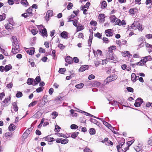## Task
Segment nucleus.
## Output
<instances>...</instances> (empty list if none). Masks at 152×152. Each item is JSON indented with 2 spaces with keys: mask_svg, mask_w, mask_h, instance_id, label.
<instances>
[{
  "mask_svg": "<svg viewBox=\"0 0 152 152\" xmlns=\"http://www.w3.org/2000/svg\"><path fill=\"white\" fill-rule=\"evenodd\" d=\"M90 133L91 134H94L95 133V130L94 129L91 128L89 130Z\"/></svg>",
  "mask_w": 152,
  "mask_h": 152,
  "instance_id": "nucleus-41",
  "label": "nucleus"
},
{
  "mask_svg": "<svg viewBox=\"0 0 152 152\" xmlns=\"http://www.w3.org/2000/svg\"><path fill=\"white\" fill-rule=\"evenodd\" d=\"M32 128L31 127L28 129L26 130L23 135V137L24 139H25L28 135L30 134L32 130Z\"/></svg>",
  "mask_w": 152,
  "mask_h": 152,
  "instance_id": "nucleus-9",
  "label": "nucleus"
},
{
  "mask_svg": "<svg viewBox=\"0 0 152 152\" xmlns=\"http://www.w3.org/2000/svg\"><path fill=\"white\" fill-rule=\"evenodd\" d=\"M108 60H109L107 58L105 60H103L102 61V64L103 65L104 64H106L108 62Z\"/></svg>",
  "mask_w": 152,
  "mask_h": 152,
  "instance_id": "nucleus-57",
  "label": "nucleus"
},
{
  "mask_svg": "<svg viewBox=\"0 0 152 152\" xmlns=\"http://www.w3.org/2000/svg\"><path fill=\"white\" fill-rule=\"evenodd\" d=\"M39 32L41 34L43 37L45 36L47 37L48 36L46 29L44 28L43 29H39Z\"/></svg>",
  "mask_w": 152,
  "mask_h": 152,
  "instance_id": "nucleus-10",
  "label": "nucleus"
},
{
  "mask_svg": "<svg viewBox=\"0 0 152 152\" xmlns=\"http://www.w3.org/2000/svg\"><path fill=\"white\" fill-rule=\"evenodd\" d=\"M143 102L142 99L141 98H138L137 99L134 104V105L136 107H139Z\"/></svg>",
  "mask_w": 152,
  "mask_h": 152,
  "instance_id": "nucleus-7",
  "label": "nucleus"
},
{
  "mask_svg": "<svg viewBox=\"0 0 152 152\" xmlns=\"http://www.w3.org/2000/svg\"><path fill=\"white\" fill-rule=\"evenodd\" d=\"M61 129V128L58 126L56 125L55 126V131L56 132H58L59 131V129Z\"/></svg>",
  "mask_w": 152,
  "mask_h": 152,
  "instance_id": "nucleus-52",
  "label": "nucleus"
},
{
  "mask_svg": "<svg viewBox=\"0 0 152 152\" xmlns=\"http://www.w3.org/2000/svg\"><path fill=\"white\" fill-rule=\"evenodd\" d=\"M88 65H85L81 67L79 69V71L83 72L88 69Z\"/></svg>",
  "mask_w": 152,
  "mask_h": 152,
  "instance_id": "nucleus-18",
  "label": "nucleus"
},
{
  "mask_svg": "<svg viewBox=\"0 0 152 152\" xmlns=\"http://www.w3.org/2000/svg\"><path fill=\"white\" fill-rule=\"evenodd\" d=\"M43 90V88L41 87H39L36 89V91L37 92L39 93L42 91Z\"/></svg>",
  "mask_w": 152,
  "mask_h": 152,
  "instance_id": "nucleus-59",
  "label": "nucleus"
},
{
  "mask_svg": "<svg viewBox=\"0 0 152 152\" xmlns=\"http://www.w3.org/2000/svg\"><path fill=\"white\" fill-rule=\"evenodd\" d=\"M12 69V66L10 64L6 65L4 67V71L7 72Z\"/></svg>",
  "mask_w": 152,
  "mask_h": 152,
  "instance_id": "nucleus-22",
  "label": "nucleus"
},
{
  "mask_svg": "<svg viewBox=\"0 0 152 152\" xmlns=\"http://www.w3.org/2000/svg\"><path fill=\"white\" fill-rule=\"evenodd\" d=\"M101 84V83L100 82L97 81H94L92 84V85L93 87H98L100 86Z\"/></svg>",
  "mask_w": 152,
  "mask_h": 152,
  "instance_id": "nucleus-17",
  "label": "nucleus"
},
{
  "mask_svg": "<svg viewBox=\"0 0 152 152\" xmlns=\"http://www.w3.org/2000/svg\"><path fill=\"white\" fill-rule=\"evenodd\" d=\"M51 115L52 116H53V117H52V118L53 119H55L56 118V117L58 115V114L56 112H54L52 113Z\"/></svg>",
  "mask_w": 152,
  "mask_h": 152,
  "instance_id": "nucleus-38",
  "label": "nucleus"
},
{
  "mask_svg": "<svg viewBox=\"0 0 152 152\" xmlns=\"http://www.w3.org/2000/svg\"><path fill=\"white\" fill-rule=\"evenodd\" d=\"M38 32V31L36 29H32L31 31V32L34 35H36L37 32Z\"/></svg>",
  "mask_w": 152,
  "mask_h": 152,
  "instance_id": "nucleus-54",
  "label": "nucleus"
},
{
  "mask_svg": "<svg viewBox=\"0 0 152 152\" xmlns=\"http://www.w3.org/2000/svg\"><path fill=\"white\" fill-rule=\"evenodd\" d=\"M37 103V101H35L31 103L29 105L28 107H32L36 105Z\"/></svg>",
  "mask_w": 152,
  "mask_h": 152,
  "instance_id": "nucleus-45",
  "label": "nucleus"
},
{
  "mask_svg": "<svg viewBox=\"0 0 152 152\" xmlns=\"http://www.w3.org/2000/svg\"><path fill=\"white\" fill-rule=\"evenodd\" d=\"M73 7V4L72 3L69 2V3L68 4V5L67 7V9L69 10L71 9L72 7Z\"/></svg>",
  "mask_w": 152,
  "mask_h": 152,
  "instance_id": "nucleus-44",
  "label": "nucleus"
},
{
  "mask_svg": "<svg viewBox=\"0 0 152 152\" xmlns=\"http://www.w3.org/2000/svg\"><path fill=\"white\" fill-rule=\"evenodd\" d=\"M122 56L124 57H126V56H129L130 55V54L129 53V51H124V52H123L122 53Z\"/></svg>",
  "mask_w": 152,
  "mask_h": 152,
  "instance_id": "nucleus-31",
  "label": "nucleus"
},
{
  "mask_svg": "<svg viewBox=\"0 0 152 152\" xmlns=\"http://www.w3.org/2000/svg\"><path fill=\"white\" fill-rule=\"evenodd\" d=\"M90 24L91 25L96 26L97 24V23L95 21H92L90 22Z\"/></svg>",
  "mask_w": 152,
  "mask_h": 152,
  "instance_id": "nucleus-60",
  "label": "nucleus"
},
{
  "mask_svg": "<svg viewBox=\"0 0 152 152\" xmlns=\"http://www.w3.org/2000/svg\"><path fill=\"white\" fill-rule=\"evenodd\" d=\"M84 37L83 34L82 33H79L78 34L77 37L79 38L83 39Z\"/></svg>",
  "mask_w": 152,
  "mask_h": 152,
  "instance_id": "nucleus-51",
  "label": "nucleus"
},
{
  "mask_svg": "<svg viewBox=\"0 0 152 152\" xmlns=\"http://www.w3.org/2000/svg\"><path fill=\"white\" fill-rule=\"evenodd\" d=\"M10 24H9V23H7L5 24L4 25L5 28L8 30L9 31L10 30H12L13 28V27L10 26Z\"/></svg>",
  "mask_w": 152,
  "mask_h": 152,
  "instance_id": "nucleus-27",
  "label": "nucleus"
},
{
  "mask_svg": "<svg viewBox=\"0 0 152 152\" xmlns=\"http://www.w3.org/2000/svg\"><path fill=\"white\" fill-rule=\"evenodd\" d=\"M45 140L48 142H52L54 140V138L50 137L49 136H47L45 137Z\"/></svg>",
  "mask_w": 152,
  "mask_h": 152,
  "instance_id": "nucleus-29",
  "label": "nucleus"
},
{
  "mask_svg": "<svg viewBox=\"0 0 152 152\" xmlns=\"http://www.w3.org/2000/svg\"><path fill=\"white\" fill-rule=\"evenodd\" d=\"M121 21L119 19H117L115 22L114 23L115 25H118L119 26H121Z\"/></svg>",
  "mask_w": 152,
  "mask_h": 152,
  "instance_id": "nucleus-35",
  "label": "nucleus"
},
{
  "mask_svg": "<svg viewBox=\"0 0 152 152\" xmlns=\"http://www.w3.org/2000/svg\"><path fill=\"white\" fill-rule=\"evenodd\" d=\"M53 14V11L51 10H48L47 13L45 17L46 20H48L50 17L52 16Z\"/></svg>",
  "mask_w": 152,
  "mask_h": 152,
  "instance_id": "nucleus-13",
  "label": "nucleus"
},
{
  "mask_svg": "<svg viewBox=\"0 0 152 152\" xmlns=\"http://www.w3.org/2000/svg\"><path fill=\"white\" fill-rule=\"evenodd\" d=\"M134 141V139L130 141H128L127 142V144L129 145V147Z\"/></svg>",
  "mask_w": 152,
  "mask_h": 152,
  "instance_id": "nucleus-49",
  "label": "nucleus"
},
{
  "mask_svg": "<svg viewBox=\"0 0 152 152\" xmlns=\"http://www.w3.org/2000/svg\"><path fill=\"white\" fill-rule=\"evenodd\" d=\"M61 37L64 38H68V33H67L65 31H64L62 32L61 34Z\"/></svg>",
  "mask_w": 152,
  "mask_h": 152,
  "instance_id": "nucleus-19",
  "label": "nucleus"
},
{
  "mask_svg": "<svg viewBox=\"0 0 152 152\" xmlns=\"http://www.w3.org/2000/svg\"><path fill=\"white\" fill-rule=\"evenodd\" d=\"M84 152H91V150L89 148H86L84 150Z\"/></svg>",
  "mask_w": 152,
  "mask_h": 152,
  "instance_id": "nucleus-64",
  "label": "nucleus"
},
{
  "mask_svg": "<svg viewBox=\"0 0 152 152\" xmlns=\"http://www.w3.org/2000/svg\"><path fill=\"white\" fill-rule=\"evenodd\" d=\"M79 134L78 132H74L71 135V137L73 138H75L77 137Z\"/></svg>",
  "mask_w": 152,
  "mask_h": 152,
  "instance_id": "nucleus-40",
  "label": "nucleus"
},
{
  "mask_svg": "<svg viewBox=\"0 0 152 152\" xmlns=\"http://www.w3.org/2000/svg\"><path fill=\"white\" fill-rule=\"evenodd\" d=\"M12 39L13 41V47L12 49L11 52L13 54H15L18 53L19 51V46L18 43V41L16 37L13 36Z\"/></svg>",
  "mask_w": 152,
  "mask_h": 152,
  "instance_id": "nucleus-1",
  "label": "nucleus"
},
{
  "mask_svg": "<svg viewBox=\"0 0 152 152\" xmlns=\"http://www.w3.org/2000/svg\"><path fill=\"white\" fill-rule=\"evenodd\" d=\"M69 142V140L68 139L66 138L63 139L62 138L61 139V144H65Z\"/></svg>",
  "mask_w": 152,
  "mask_h": 152,
  "instance_id": "nucleus-34",
  "label": "nucleus"
},
{
  "mask_svg": "<svg viewBox=\"0 0 152 152\" xmlns=\"http://www.w3.org/2000/svg\"><path fill=\"white\" fill-rule=\"evenodd\" d=\"M98 119L101 120L103 124L106 126L109 129L112 130L113 128L111 126V125L109 124L107 122L104 121L103 119L100 118H97Z\"/></svg>",
  "mask_w": 152,
  "mask_h": 152,
  "instance_id": "nucleus-12",
  "label": "nucleus"
},
{
  "mask_svg": "<svg viewBox=\"0 0 152 152\" xmlns=\"http://www.w3.org/2000/svg\"><path fill=\"white\" fill-rule=\"evenodd\" d=\"M77 20L76 19L73 20V24L76 27H77Z\"/></svg>",
  "mask_w": 152,
  "mask_h": 152,
  "instance_id": "nucleus-58",
  "label": "nucleus"
},
{
  "mask_svg": "<svg viewBox=\"0 0 152 152\" xmlns=\"http://www.w3.org/2000/svg\"><path fill=\"white\" fill-rule=\"evenodd\" d=\"M32 9L31 7H30L27 10L26 12L22 14V16L24 17L25 18L32 16L33 15L32 12Z\"/></svg>",
  "mask_w": 152,
  "mask_h": 152,
  "instance_id": "nucleus-4",
  "label": "nucleus"
},
{
  "mask_svg": "<svg viewBox=\"0 0 152 152\" xmlns=\"http://www.w3.org/2000/svg\"><path fill=\"white\" fill-rule=\"evenodd\" d=\"M116 49V46H111L108 48V51L107 52L108 53H113V50H115Z\"/></svg>",
  "mask_w": 152,
  "mask_h": 152,
  "instance_id": "nucleus-21",
  "label": "nucleus"
},
{
  "mask_svg": "<svg viewBox=\"0 0 152 152\" xmlns=\"http://www.w3.org/2000/svg\"><path fill=\"white\" fill-rule=\"evenodd\" d=\"M83 113H84V115H86V116H91L92 117L96 118L93 115H92L91 114H90L88 113H87L86 112L83 111Z\"/></svg>",
  "mask_w": 152,
  "mask_h": 152,
  "instance_id": "nucleus-48",
  "label": "nucleus"
},
{
  "mask_svg": "<svg viewBox=\"0 0 152 152\" xmlns=\"http://www.w3.org/2000/svg\"><path fill=\"white\" fill-rule=\"evenodd\" d=\"M5 136L6 137H12V133L10 132H6L5 134Z\"/></svg>",
  "mask_w": 152,
  "mask_h": 152,
  "instance_id": "nucleus-36",
  "label": "nucleus"
},
{
  "mask_svg": "<svg viewBox=\"0 0 152 152\" xmlns=\"http://www.w3.org/2000/svg\"><path fill=\"white\" fill-rule=\"evenodd\" d=\"M10 99H5L4 101H3L1 103L2 106L4 107L7 106V103L8 102V100Z\"/></svg>",
  "mask_w": 152,
  "mask_h": 152,
  "instance_id": "nucleus-20",
  "label": "nucleus"
},
{
  "mask_svg": "<svg viewBox=\"0 0 152 152\" xmlns=\"http://www.w3.org/2000/svg\"><path fill=\"white\" fill-rule=\"evenodd\" d=\"M93 38V35H92H92H90L89 37V38L88 41V44L89 45H91V44Z\"/></svg>",
  "mask_w": 152,
  "mask_h": 152,
  "instance_id": "nucleus-43",
  "label": "nucleus"
},
{
  "mask_svg": "<svg viewBox=\"0 0 152 152\" xmlns=\"http://www.w3.org/2000/svg\"><path fill=\"white\" fill-rule=\"evenodd\" d=\"M36 81H35L34 80V82H35V83H37V84H38V83L40 82V81L41 80V79L39 76H37V77L36 78H35Z\"/></svg>",
  "mask_w": 152,
  "mask_h": 152,
  "instance_id": "nucleus-39",
  "label": "nucleus"
},
{
  "mask_svg": "<svg viewBox=\"0 0 152 152\" xmlns=\"http://www.w3.org/2000/svg\"><path fill=\"white\" fill-rule=\"evenodd\" d=\"M12 107L13 109L16 112L18 110V107L17 106V104L15 102H14L12 103Z\"/></svg>",
  "mask_w": 152,
  "mask_h": 152,
  "instance_id": "nucleus-23",
  "label": "nucleus"
},
{
  "mask_svg": "<svg viewBox=\"0 0 152 152\" xmlns=\"http://www.w3.org/2000/svg\"><path fill=\"white\" fill-rule=\"evenodd\" d=\"M129 29L133 30L138 29L139 31H142L143 28L142 25H140L138 21H135L131 26L129 27Z\"/></svg>",
  "mask_w": 152,
  "mask_h": 152,
  "instance_id": "nucleus-2",
  "label": "nucleus"
},
{
  "mask_svg": "<svg viewBox=\"0 0 152 152\" xmlns=\"http://www.w3.org/2000/svg\"><path fill=\"white\" fill-rule=\"evenodd\" d=\"M95 78V76L91 74L88 76V78L89 80H91L94 79Z\"/></svg>",
  "mask_w": 152,
  "mask_h": 152,
  "instance_id": "nucleus-50",
  "label": "nucleus"
},
{
  "mask_svg": "<svg viewBox=\"0 0 152 152\" xmlns=\"http://www.w3.org/2000/svg\"><path fill=\"white\" fill-rule=\"evenodd\" d=\"M77 27L76 32L81 31L84 28V27L83 26H77Z\"/></svg>",
  "mask_w": 152,
  "mask_h": 152,
  "instance_id": "nucleus-26",
  "label": "nucleus"
},
{
  "mask_svg": "<svg viewBox=\"0 0 152 152\" xmlns=\"http://www.w3.org/2000/svg\"><path fill=\"white\" fill-rule=\"evenodd\" d=\"M73 60L75 63H77L79 61V59L77 57H74L73 58Z\"/></svg>",
  "mask_w": 152,
  "mask_h": 152,
  "instance_id": "nucleus-56",
  "label": "nucleus"
},
{
  "mask_svg": "<svg viewBox=\"0 0 152 152\" xmlns=\"http://www.w3.org/2000/svg\"><path fill=\"white\" fill-rule=\"evenodd\" d=\"M106 36L107 37H112L113 35V31L111 29L106 30L105 31Z\"/></svg>",
  "mask_w": 152,
  "mask_h": 152,
  "instance_id": "nucleus-8",
  "label": "nucleus"
},
{
  "mask_svg": "<svg viewBox=\"0 0 152 152\" xmlns=\"http://www.w3.org/2000/svg\"><path fill=\"white\" fill-rule=\"evenodd\" d=\"M21 4L25 7L28 6V3L26 0H22L21 1Z\"/></svg>",
  "mask_w": 152,
  "mask_h": 152,
  "instance_id": "nucleus-28",
  "label": "nucleus"
},
{
  "mask_svg": "<svg viewBox=\"0 0 152 152\" xmlns=\"http://www.w3.org/2000/svg\"><path fill=\"white\" fill-rule=\"evenodd\" d=\"M65 71L66 69L64 68H63L60 69L58 71V72L61 74H63Z\"/></svg>",
  "mask_w": 152,
  "mask_h": 152,
  "instance_id": "nucleus-47",
  "label": "nucleus"
},
{
  "mask_svg": "<svg viewBox=\"0 0 152 152\" xmlns=\"http://www.w3.org/2000/svg\"><path fill=\"white\" fill-rule=\"evenodd\" d=\"M90 5V3L89 2H87L84 6L86 8L88 9L89 6Z\"/></svg>",
  "mask_w": 152,
  "mask_h": 152,
  "instance_id": "nucleus-63",
  "label": "nucleus"
},
{
  "mask_svg": "<svg viewBox=\"0 0 152 152\" xmlns=\"http://www.w3.org/2000/svg\"><path fill=\"white\" fill-rule=\"evenodd\" d=\"M16 126L13 124H11L9 127V130L10 131H12L15 129Z\"/></svg>",
  "mask_w": 152,
  "mask_h": 152,
  "instance_id": "nucleus-25",
  "label": "nucleus"
},
{
  "mask_svg": "<svg viewBox=\"0 0 152 152\" xmlns=\"http://www.w3.org/2000/svg\"><path fill=\"white\" fill-rule=\"evenodd\" d=\"M152 60V58L151 56H147L143 57L140 62L136 63L137 65L143 66L144 63H146L148 61H150Z\"/></svg>",
  "mask_w": 152,
  "mask_h": 152,
  "instance_id": "nucleus-3",
  "label": "nucleus"
},
{
  "mask_svg": "<svg viewBox=\"0 0 152 152\" xmlns=\"http://www.w3.org/2000/svg\"><path fill=\"white\" fill-rule=\"evenodd\" d=\"M58 135L59 137H62L64 138L67 137L66 136L63 134L59 133L58 134Z\"/></svg>",
  "mask_w": 152,
  "mask_h": 152,
  "instance_id": "nucleus-55",
  "label": "nucleus"
},
{
  "mask_svg": "<svg viewBox=\"0 0 152 152\" xmlns=\"http://www.w3.org/2000/svg\"><path fill=\"white\" fill-rule=\"evenodd\" d=\"M75 16L74 15H71L69 16V19L68 21H72V20L75 17Z\"/></svg>",
  "mask_w": 152,
  "mask_h": 152,
  "instance_id": "nucleus-62",
  "label": "nucleus"
},
{
  "mask_svg": "<svg viewBox=\"0 0 152 152\" xmlns=\"http://www.w3.org/2000/svg\"><path fill=\"white\" fill-rule=\"evenodd\" d=\"M84 86V84L83 83H80L79 84L76 85L75 87L77 89H80L82 88Z\"/></svg>",
  "mask_w": 152,
  "mask_h": 152,
  "instance_id": "nucleus-32",
  "label": "nucleus"
},
{
  "mask_svg": "<svg viewBox=\"0 0 152 152\" xmlns=\"http://www.w3.org/2000/svg\"><path fill=\"white\" fill-rule=\"evenodd\" d=\"M106 58L108 60H110L115 61H116L117 57L116 56L112 53H107L106 54Z\"/></svg>",
  "mask_w": 152,
  "mask_h": 152,
  "instance_id": "nucleus-5",
  "label": "nucleus"
},
{
  "mask_svg": "<svg viewBox=\"0 0 152 152\" xmlns=\"http://www.w3.org/2000/svg\"><path fill=\"white\" fill-rule=\"evenodd\" d=\"M23 96L22 93L20 91H18L16 96L17 98H20L21 97Z\"/></svg>",
  "mask_w": 152,
  "mask_h": 152,
  "instance_id": "nucleus-42",
  "label": "nucleus"
},
{
  "mask_svg": "<svg viewBox=\"0 0 152 152\" xmlns=\"http://www.w3.org/2000/svg\"><path fill=\"white\" fill-rule=\"evenodd\" d=\"M66 61L69 64H71L72 62V58L69 56H67L65 59Z\"/></svg>",
  "mask_w": 152,
  "mask_h": 152,
  "instance_id": "nucleus-16",
  "label": "nucleus"
},
{
  "mask_svg": "<svg viewBox=\"0 0 152 152\" xmlns=\"http://www.w3.org/2000/svg\"><path fill=\"white\" fill-rule=\"evenodd\" d=\"M117 78L116 75H113L107 77L105 80L104 82L106 83L116 80Z\"/></svg>",
  "mask_w": 152,
  "mask_h": 152,
  "instance_id": "nucleus-6",
  "label": "nucleus"
},
{
  "mask_svg": "<svg viewBox=\"0 0 152 152\" xmlns=\"http://www.w3.org/2000/svg\"><path fill=\"white\" fill-rule=\"evenodd\" d=\"M136 75L134 73H132V74L131 79L132 81L135 82L136 81Z\"/></svg>",
  "mask_w": 152,
  "mask_h": 152,
  "instance_id": "nucleus-33",
  "label": "nucleus"
},
{
  "mask_svg": "<svg viewBox=\"0 0 152 152\" xmlns=\"http://www.w3.org/2000/svg\"><path fill=\"white\" fill-rule=\"evenodd\" d=\"M9 24L12 25V26H14L15 23L14 22L13 18H10L8 20Z\"/></svg>",
  "mask_w": 152,
  "mask_h": 152,
  "instance_id": "nucleus-30",
  "label": "nucleus"
},
{
  "mask_svg": "<svg viewBox=\"0 0 152 152\" xmlns=\"http://www.w3.org/2000/svg\"><path fill=\"white\" fill-rule=\"evenodd\" d=\"M107 6V3L105 1H103L102 3L101 8L102 9H104Z\"/></svg>",
  "mask_w": 152,
  "mask_h": 152,
  "instance_id": "nucleus-37",
  "label": "nucleus"
},
{
  "mask_svg": "<svg viewBox=\"0 0 152 152\" xmlns=\"http://www.w3.org/2000/svg\"><path fill=\"white\" fill-rule=\"evenodd\" d=\"M6 18L5 14H3L2 15H0V21L4 20Z\"/></svg>",
  "mask_w": 152,
  "mask_h": 152,
  "instance_id": "nucleus-46",
  "label": "nucleus"
},
{
  "mask_svg": "<svg viewBox=\"0 0 152 152\" xmlns=\"http://www.w3.org/2000/svg\"><path fill=\"white\" fill-rule=\"evenodd\" d=\"M102 39L104 42L106 43H107L109 42L108 39L105 37H103Z\"/></svg>",
  "mask_w": 152,
  "mask_h": 152,
  "instance_id": "nucleus-61",
  "label": "nucleus"
},
{
  "mask_svg": "<svg viewBox=\"0 0 152 152\" xmlns=\"http://www.w3.org/2000/svg\"><path fill=\"white\" fill-rule=\"evenodd\" d=\"M26 50L28 54L30 55L34 54L35 51L34 48H26Z\"/></svg>",
  "mask_w": 152,
  "mask_h": 152,
  "instance_id": "nucleus-11",
  "label": "nucleus"
},
{
  "mask_svg": "<svg viewBox=\"0 0 152 152\" xmlns=\"http://www.w3.org/2000/svg\"><path fill=\"white\" fill-rule=\"evenodd\" d=\"M126 41L123 39H121L119 40H117L116 43L119 46H121L122 45H125L126 44Z\"/></svg>",
  "mask_w": 152,
  "mask_h": 152,
  "instance_id": "nucleus-14",
  "label": "nucleus"
},
{
  "mask_svg": "<svg viewBox=\"0 0 152 152\" xmlns=\"http://www.w3.org/2000/svg\"><path fill=\"white\" fill-rule=\"evenodd\" d=\"M110 18L111 20V22L114 23L115 22L117 19V18L114 15H112L110 16Z\"/></svg>",
  "mask_w": 152,
  "mask_h": 152,
  "instance_id": "nucleus-24",
  "label": "nucleus"
},
{
  "mask_svg": "<svg viewBox=\"0 0 152 152\" xmlns=\"http://www.w3.org/2000/svg\"><path fill=\"white\" fill-rule=\"evenodd\" d=\"M71 128L72 129H76L78 128V126L75 124H72L71 126Z\"/></svg>",
  "mask_w": 152,
  "mask_h": 152,
  "instance_id": "nucleus-53",
  "label": "nucleus"
},
{
  "mask_svg": "<svg viewBox=\"0 0 152 152\" xmlns=\"http://www.w3.org/2000/svg\"><path fill=\"white\" fill-rule=\"evenodd\" d=\"M27 83L28 85H32L33 86L37 85V83H35L34 79L32 78H29L27 80Z\"/></svg>",
  "mask_w": 152,
  "mask_h": 152,
  "instance_id": "nucleus-15",
  "label": "nucleus"
}]
</instances>
